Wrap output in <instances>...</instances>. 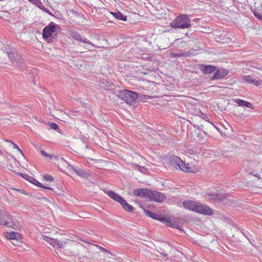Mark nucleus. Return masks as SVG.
I'll list each match as a JSON object with an SVG mask.
<instances>
[{
  "label": "nucleus",
  "instance_id": "1",
  "mask_svg": "<svg viewBox=\"0 0 262 262\" xmlns=\"http://www.w3.org/2000/svg\"><path fill=\"white\" fill-rule=\"evenodd\" d=\"M1 50L6 53L12 63L15 64L21 70L26 69V64L24 58L16 48L4 44L1 47Z\"/></svg>",
  "mask_w": 262,
  "mask_h": 262
},
{
  "label": "nucleus",
  "instance_id": "2",
  "mask_svg": "<svg viewBox=\"0 0 262 262\" xmlns=\"http://www.w3.org/2000/svg\"><path fill=\"white\" fill-rule=\"evenodd\" d=\"M134 195L145 197L158 203H162L166 199L165 194L158 191L146 188H137L133 190Z\"/></svg>",
  "mask_w": 262,
  "mask_h": 262
},
{
  "label": "nucleus",
  "instance_id": "3",
  "mask_svg": "<svg viewBox=\"0 0 262 262\" xmlns=\"http://www.w3.org/2000/svg\"><path fill=\"white\" fill-rule=\"evenodd\" d=\"M143 211L146 216L159 221L168 227L179 229V224L175 221V219H173V221H172L169 217L158 214L145 208H143Z\"/></svg>",
  "mask_w": 262,
  "mask_h": 262
},
{
  "label": "nucleus",
  "instance_id": "4",
  "mask_svg": "<svg viewBox=\"0 0 262 262\" xmlns=\"http://www.w3.org/2000/svg\"><path fill=\"white\" fill-rule=\"evenodd\" d=\"M117 96L129 105H135L139 96L138 93L126 89L119 91Z\"/></svg>",
  "mask_w": 262,
  "mask_h": 262
},
{
  "label": "nucleus",
  "instance_id": "5",
  "mask_svg": "<svg viewBox=\"0 0 262 262\" xmlns=\"http://www.w3.org/2000/svg\"><path fill=\"white\" fill-rule=\"evenodd\" d=\"M170 26L175 29L188 28L190 26V20L186 15L181 14L170 23Z\"/></svg>",
  "mask_w": 262,
  "mask_h": 262
},
{
  "label": "nucleus",
  "instance_id": "6",
  "mask_svg": "<svg viewBox=\"0 0 262 262\" xmlns=\"http://www.w3.org/2000/svg\"><path fill=\"white\" fill-rule=\"evenodd\" d=\"M106 193H107L111 199L119 203L121 205L123 209L125 211L128 212H131L133 211V206L128 204L123 197L116 193L115 191L113 190H109L106 192Z\"/></svg>",
  "mask_w": 262,
  "mask_h": 262
},
{
  "label": "nucleus",
  "instance_id": "7",
  "mask_svg": "<svg viewBox=\"0 0 262 262\" xmlns=\"http://www.w3.org/2000/svg\"><path fill=\"white\" fill-rule=\"evenodd\" d=\"M0 224L14 229L12 216L4 210H0Z\"/></svg>",
  "mask_w": 262,
  "mask_h": 262
},
{
  "label": "nucleus",
  "instance_id": "8",
  "mask_svg": "<svg viewBox=\"0 0 262 262\" xmlns=\"http://www.w3.org/2000/svg\"><path fill=\"white\" fill-rule=\"evenodd\" d=\"M196 212L206 215H211L213 214V211L211 208L199 202L198 204Z\"/></svg>",
  "mask_w": 262,
  "mask_h": 262
},
{
  "label": "nucleus",
  "instance_id": "9",
  "mask_svg": "<svg viewBox=\"0 0 262 262\" xmlns=\"http://www.w3.org/2000/svg\"><path fill=\"white\" fill-rule=\"evenodd\" d=\"M190 41V36L188 34H185L184 37L175 39L173 45L176 47L184 48Z\"/></svg>",
  "mask_w": 262,
  "mask_h": 262
},
{
  "label": "nucleus",
  "instance_id": "10",
  "mask_svg": "<svg viewBox=\"0 0 262 262\" xmlns=\"http://www.w3.org/2000/svg\"><path fill=\"white\" fill-rule=\"evenodd\" d=\"M61 29L60 27L53 22H51L46 26L42 33H60Z\"/></svg>",
  "mask_w": 262,
  "mask_h": 262
},
{
  "label": "nucleus",
  "instance_id": "11",
  "mask_svg": "<svg viewBox=\"0 0 262 262\" xmlns=\"http://www.w3.org/2000/svg\"><path fill=\"white\" fill-rule=\"evenodd\" d=\"M229 74L228 70L225 69H217L214 72V73L210 79L212 80L223 79Z\"/></svg>",
  "mask_w": 262,
  "mask_h": 262
},
{
  "label": "nucleus",
  "instance_id": "12",
  "mask_svg": "<svg viewBox=\"0 0 262 262\" xmlns=\"http://www.w3.org/2000/svg\"><path fill=\"white\" fill-rule=\"evenodd\" d=\"M199 68L205 75L211 74L216 70V67L214 66L204 64H199Z\"/></svg>",
  "mask_w": 262,
  "mask_h": 262
},
{
  "label": "nucleus",
  "instance_id": "13",
  "mask_svg": "<svg viewBox=\"0 0 262 262\" xmlns=\"http://www.w3.org/2000/svg\"><path fill=\"white\" fill-rule=\"evenodd\" d=\"M198 203L193 201L185 200L183 202V205L186 209L196 212Z\"/></svg>",
  "mask_w": 262,
  "mask_h": 262
},
{
  "label": "nucleus",
  "instance_id": "14",
  "mask_svg": "<svg viewBox=\"0 0 262 262\" xmlns=\"http://www.w3.org/2000/svg\"><path fill=\"white\" fill-rule=\"evenodd\" d=\"M169 163L174 167H178L183 164V161L178 156H170L168 159Z\"/></svg>",
  "mask_w": 262,
  "mask_h": 262
},
{
  "label": "nucleus",
  "instance_id": "15",
  "mask_svg": "<svg viewBox=\"0 0 262 262\" xmlns=\"http://www.w3.org/2000/svg\"><path fill=\"white\" fill-rule=\"evenodd\" d=\"M234 101L239 106H244L251 109L253 108V104L248 101L240 99H235Z\"/></svg>",
  "mask_w": 262,
  "mask_h": 262
},
{
  "label": "nucleus",
  "instance_id": "16",
  "mask_svg": "<svg viewBox=\"0 0 262 262\" xmlns=\"http://www.w3.org/2000/svg\"><path fill=\"white\" fill-rule=\"evenodd\" d=\"M111 14L118 20L125 21L127 19V16L124 15L122 13L116 10L115 12H111Z\"/></svg>",
  "mask_w": 262,
  "mask_h": 262
},
{
  "label": "nucleus",
  "instance_id": "17",
  "mask_svg": "<svg viewBox=\"0 0 262 262\" xmlns=\"http://www.w3.org/2000/svg\"><path fill=\"white\" fill-rule=\"evenodd\" d=\"M226 34H221L220 35H217L215 38L217 42L222 43H229L230 38L226 36Z\"/></svg>",
  "mask_w": 262,
  "mask_h": 262
},
{
  "label": "nucleus",
  "instance_id": "18",
  "mask_svg": "<svg viewBox=\"0 0 262 262\" xmlns=\"http://www.w3.org/2000/svg\"><path fill=\"white\" fill-rule=\"evenodd\" d=\"M69 166L71 167L72 169H73L75 173L79 176L85 178H87L88 175V173L82 169L80 168H75L73 166L70 165Z\"/></svg>",
  "mask_w": 262,
  "mask_h": 262
},
{
  "label": "nucleus",
  "instance_id": "19",
  "mask_svg": "<svg viewBox=\"0 0 262 262\" xmlns=\"http://www.w3.org/2000/svg\"><path fill=\"white\" fill-rule=\"evenodd\" d=\"M30 183H32L33 184H34L38 187L44 188L45 189L50 190L54 192H55V191L54 190V189L53 188L49 187V186H46L42 185L41 183H40L39 181H38L37 180H36L34 178L32 179V180Z\"/></svg>",
  "mask_w": 262,
  "mask_h": 262
},
{
  "label": "nucleus",
  "instance_id": "20",
  "mask_svg": "<svg viewBox=\"0 0 262 262\" xmlns=\"http://www.w3.org/2000/svg\"><path fill=\"white\" fill-rule=\"evenodd\" d=\"M71 36L74 39L79 41L80 42L90 44V41L85 38L82 37L79 34H71Z\"/></svg>",
  "mask_w": 262,
  "mask_h": 262
},
{
  "label": "nucleus",
  "instance_id": "21",
  "mask_svg": "<svg viewBox=\"0 0 262 262\" xmlns=\"http://www.w3.org/2000/svg\"><path fill=\"white\" fill-rule=\"evenodd\" d=\"M43 39L48 42H52L54 39H56L57 34H42Z\"/></svg>",
  "mask_w": 262,
  "mask_h": 262
},
{
  "label": "nucleus",
  "instance_id": "22",
  "mask_svg": "<svg viewBox=\"0 0 262 262\" xmlns=\"http://www.w3.org/2000/svg\"><path fill=\"white\" fill-rule=\"evenodd\" d=\"M102 83L103 85V88L107 91H111L113 90L115 86L113 83H111L105 79H103Z\"/></svg>",
  "mask_w": 262,
  "mask_h": 262
},
{
  "label": "nucleus",
  "instance_id": "23",
  "mask_svg": "<svg viewBox=\"0 0 262 262\" xmlns=\"http://www.w3.org/2000/svg\"><path fill=\"white\" fill-rule=\"evenodd\" d=\"M207 195L210 196L211 199L214 200L215 201L219 202L223 200V196L222 195H220L219 193L211 192L208 193Z\"/></svg>",
  "mask_w": 262,
  "mask_h": 262
},
{
  "label": "nucleus",
  "instance_id": "24",
  "mask_svg": "<svg viewBox=\"0 0 262 262\" xmlns=\"http://www.w3.org/2000/svg\"><path fill=\"white\" fill-rule=\"evenodd\" d=\"M43 239L49 243L51 245L53 246L54 247H56V239L51 238L49 236H43Z\"/></svg>",
  "mask_w": 262,
  "mask_h": 262
},
{
  "label": "nucleus",
  "instance_id": "25",
  "mask_svg": "<svg viewBox=\"0 0 262 262\" xmlns=\"http://www.w3.org/2000/svg\"><path fill=\"white\" fill-rule=\"evenodd\" d=\"M196 51L194 49H190L187 52H183L184 57H191L195 55Z\"/></svg>",
  "mask_w": 262,
  "mask_h": 262
},
{
  "label": "nucleus",
  "instance_id": "26",
  "mask_svg": "<svg viewBox=\"0 0 262 262\" xmlns=\"http://www.w3.org/2000/svg\"><path fill=\"white\" fill-rule=\"evenodd\" d=\"M135 169L138 170V171L143 173H146L147 171V169L144 166H140L137 164H135L134 165Z\"/></svg>",
  "mask_w": 262,
  "mask_h": 262
},
{
  "label": "nucleus",
  "instance_id": "27",
  "mask_svg": "<svg viewBox=\"0 0 262 262\" xmlns=\"http://www.w3.org/2000/svg\"><path fill=\"white\" fill-rule=\"evenodd\" d=\"M178 167L183 171L188 172L190 171V167H188V164H185L183 162L182 165L178 166Z\"/></svg>",
  "mask_w": 262,
  "mask_h": 262
},
{
  "label": "nucleus",
  "instance_id": "28",
  "mask_svg": "<svg viewBox=\"0 0 262 262\" xmlns=\"http://www.w3.org/2000/svg\"><path fill=\"white\" fill-rule=\"evenodd\" d=\"M17 174L21 177H22L24 179L27 180L28 181L31 182L32 179L33 178L32 177L30 176L27 174H24L21 172H17Z\"/></svg>",
  "mask_w": 262,
  "mask_h": 262
},
{
  "label": "nucleus",
  "instance_id": "29",
  "mask_svg": "<svg viewBox=\"0 0 262 262\" xmlns=\"http://www.w3.org/2000/svg\"><path fill=\"white\" fill-rule=\"evenodd\" d=\"M30 3L36 5L39 8H41L42 6V3L40 0H28Z\"/></svg>",
  "mask_w": 262,
  "mask_h": 262
},
{
  "label": "nucleus",
  "instance_id": "30",
  "mask_svg": "<svg viewBox=\"0 0 262 262\" xmlns=\"http://www.w3.org/2000/svg\"><path fill=\"white\" fill-rule=\"evenodd\" d=\"M243 79L244 81L251 84H253V82H255V79H252L251 76H245L243 77Z\"/></svg>",
  "mask_w": 262,
  "mask_h": 262
},
{
  "label": "nucleus",
  "instance_id": "31",
  "mask_svg": "<svg viewBox=\"0 0 262 262\" xmlns=\"http://www.w3.org/2000/svg\"><path fill=\"white\" fill-rule=\"evenodd\" d=\"M169 56L170 57L174 58H177V57H184L183 53H174L171 52L170 53Z\"/></svg>",
  "mask_w": 262,
  "mask_h": 262
},
{
  "label": "nucleus",
  "instance_id": "32",
  "mask_svg": "<svg viewBox=\"0 0 262 262\" xmlns=\"http://www.w3.org/2000/svg\"><path fill=\"white\" fill-rule=\"evenodd\" d=\"M19 235V233L16 232H12L9 233V235L8 238L11 239H17V236Z\"/></svg>",
  "mask_w": 262,
  "mask_h": 262
},
{
  "label": "nucleus",
  "instance_id": "33",
  "mask_svg": "<svg viewBox=\"0 0 262 262\" xmlns=\"http://www.w3.org/2000/svg\"><path fill=\"white\" fill-rule=\"evenodd\" d=\"M43 178L46 181L53 182L54 181L53 177L48 174H45L43 176Z\"/></svg>",
  "mask_w": 262,
  "mask_h": 262
},
{
  "label": "nucleus",
  "instance_id": "34",
  "mask_svg": "<svg viewBox=\"0 0 262 262\" xmlns=\"http://www.w3.org/2000/svg\"><path fill=\"white\" fill-rule=\"evenodd\" d=\"M49 126L51 127V128L57 131L58 132H59L58 129H59V126L58 125L54 122H51L49 124Z\"/></svg>",
  "mask_w": 262,
  "mask_h": 262
},
{
  "label": "nucleus",
  "instance_id": "35",
  "mask_svg": "<svg viewBox=\"0 0 262 262\" xmlns=\"http://www.w3.org/2000/svg\"><path fill=\"white\" fill-rule=\"evenodd\" d=\"M56 246L58 247V248H61V249L63 248L64 245L66 243V242H64L63 241L60 242V241H58L57 239H56Z\"/></svg>",
  "mask_w": 262,
  "mask_h": 262
},
{
  "label": "nucleus",
  "instance_id": "36",
  "mask_svg": "<svg viewBox=\"0 0 262 262\" xmlns=\"http://www.w3.org/2000/svg\"><path fill=\"white\" fill-rule=\"evenodd\" d=\"M254 16L258 19L262 20V14L257 11L254 12Z\"/></svg>",
  "mask_w": 262,
  "mask_h": 262
},
{
  "label": "nucleus",
  "instance_id": "37",
  "mask_svg": "<svg viewBox=\"0 0 262 262\" xmlns=\"http://www.w3.org/2000/svg\"><path fill=\"white\" fill-rule=\"evenodd\" d=\"M96 246L97 247H98V248L99 249H100L101 250H102L103 252H104L105 253H110V254H112V253L111 252V251H108L107 249L100 246H99V245H96Z\"/></svg>",
  "mask_w": 262,
  "mask_h": 262
},
{
  "label": "nucleus",
  "instance_id": "38",
  "mask_svg": "<svg viewBox=\"0 0 262 262\" xmlns=\"http://www.w3.org/2000/svg\"><path fill=\"white\" fill-rule=\"evenodd\" d=\"M10 142L12 144L14 148L17 149L22 155H23L22 150L19 148V147L16 144H15L12 141Z\"/></svg>",
  "mask_w": 262,
  "mask_h": 262
},
{
  "label": "nucleus",
  "instance_id": "39",
  "mask_svg": "<svg viewBox=\"0 0 262 262\" xmlns=\"http://www.w3.org/2000/svg\"><path fill=\"white\" fill-rule=\"evenodd\" d=\"M261 81L256 80V79H255V82H253V84L256 86H258L261 85Z\"/></svg>",
  "mask_w": 262,
  "mask_h": 262
},
{
  "label": "nucleus",
  "instance_id": "40",
  "mask_svg": "<svg viewBox=\"0 0 262 262\" xmlns=\"http://www.w3.org/2000/svg\"><path fill=\"white\" fill-rule=\"evenodd\" d=\"M41 154L46 157H49V154H48L46 151L43 150H41Z\"/></svg>",
  "mask_w": 262,
  "mask_h": 262
},
{
  "label": "nucleus",
  "instance_id": "41",
  "mask_svg": "<svg viewBox=\"0 0 262 262\" xmlns=\"http://www.w3.org/2000/svg\"><path fill=\"white\" fill-rule=\"evenodd\" d=\"M16 190L19 191V192L23 193V194H26V192L25 190H23V189H15Z\"/></svg>",
  "mask_w": 262,
  "mask_h": 262
},
{
  "label": "nucleus",
  "instance_id": "42",
  "mask_svg": "<svg viewBox=\"0 0 262 262\" xmlns=\"http://www.w3.org/2000/svg\"><path fill=\"white\" fill-rule=\"evenodd\" d=\"M252 174L256 177L259 178V176L255 171H253Z\"/></svg>",
  "mask_w": 262,
  "mask_h": 262
},
{
  "label": "nucleus",
  "instance_id": "43",
  "mask_svg": "<svg viewBox=\"0 0 262 262\" xmlns=\"http://www.w3.org/2000/svg\"><path fill=\"white\" fill-rule=\"evenodd\" d=\"M40 9L44 10L46 12H48V10L46 7H45L43 5H42V6H41Z\"/></svg>",
  "mask_w": 262,
  "mask_h": 262
},
{
  "label": "nucleus",
  "instance_id": "44",
  "mask_svg": "<svg viewBox=\"0 0 262 262\" xmlns=\"http://www.w3.org/2000/svg\"><path fill=\"white\" fill-rule=\"evenodd\" d=\"M40 200H43V201H46V202H49V200L45 197H42V198H40Z\"/></svg>",
  "mask_w": 262,
  "mask_h": 262
},
{
  "label": "nucleus",
  "instance_id": "45",
  "mask_svg": "<svg viewBox=\"0 0 262 262\" xmlns=\"http://www.w3.org/2000/svg\"><path fill=\"white\" fill-rule=\"evenodd\" d=\"M49 158L50 159H54V158H55V155H50L49 154Z\"/></svg>",
  "mask_w": 262,
  "mask_h": 262
},
{
  "label": "nucleus",
  "instance_id": "46",
  "mask_svg": "<svg viewBox=\"0 0 262 262\" xmlns=\"http://www.w3.org/2000/svg\"><path fill=\"white\" fill-rule=\"evenodd\" d=\"M54 159L57 161L60 159V157H58V156L55 155V158H54Z\"/></svg>",
  "mask_w": 262,
  "mask_h": 262
},
{
  "label": "nucleus",
  "instance_id": "47",
  "mask_svg": "<svg viewBox=\"0 0 262 262\" xmlns=\"http://www.w3.org/2000/svg\"><path fill=\"white\" fill-rule=\"evenodd\" d=\"M61 161H63V162H67V161L64 159V158L60 157V159Z\"/></svg>",
  "mask_w": 262,
  "mask_h": 262
},
{
  "label": "nucleus",
  "instance_id": "48",
  "mask_svg": "<svg viewBox=\"0 0 262 262\" xmlns=\"http://www.w3.org/2000/svg\"><path fill=\"white\" fill-rule=\"evenodd\" d=\"M9 170H11V171H12L13 172H15V170H13V169H11L10 168H8Z\"/></svg>",
  "mask_w": 262,
  "mask_h": 262
},
{
  "label": "nucleus",
  "instance_id": "49",
  "mask_svg": "<svg viewBox=\"0 0 262 262\" xmlns=\"http://www.w3.org/2000/svg\"><path fill=\"white\" fill-rule=\"evenodd\" d=\"M242 232L243 234L245 237H246L247 239H248V237H247V236L245 234V233H244L243 232Z\"/></svg>",
  "mask_w": 262,
  "mask_h": 262
},
{
  "label": "nucleus",
  "instance_id": "50",
  "mask_svg": "<svg viewBox=\"0 0 262 262\" xmlns=\"http://www.w3.org/2000/svg\"><path fill=\"white\" fill-rule=\"evenodd\" d=\"M203 132H204V133L205 135H207V132H205V131H204Z\"/></svg>",
  "mask_w": 262,
  "mask_h": 262
},
{
  "label": "nucleus",
  "instance_id": "51",
  "mask_svg": "<svg viewBox=\"0 0 262 262\" xmlns=\"http://www.w3.org/2000/svg\"><path fill=\"white\" fill-rule=\"evenodd\" d=\"M166 32V31H165V30H163V31H162V32H163V33H164V32Z\"/></svg>",
  "mask_w": 262,
  "mask_h": 262
}]
</instances>
